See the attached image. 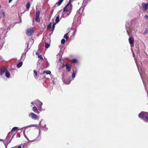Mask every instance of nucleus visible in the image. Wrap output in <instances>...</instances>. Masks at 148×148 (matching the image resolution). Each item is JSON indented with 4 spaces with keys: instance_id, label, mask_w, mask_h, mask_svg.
Here are the masks:
<instances>
[{
    "instance_id": "1",
    "label": "nucleus",
    "mask_w": 148,
    "mask_h": 148,
    "mask_svg": "<svg viewBox=\"0 0 148 148\" xmlns=\"http://www.w3.org/2000/svg\"><path fill=\"white\" fill-rule=\"evenodd\" d=\"M139 117L144 119L145 121L148 122V112H141L139 114Z\"/></svg>"
},
{
    "instance_id": "2",
    "label": "nucleus",
    "mask_w": 148,
    "mask_h": 148,
    "mask_svg": "<svg viewBox=\"0 0 148 148\" xmlns=\"http://www.w3.org/2000/svg\"><path fill=\"white\" fill-rule=\"evenodd\" d=\"M71 1L70 0L69 3L64 7L63 9V12H67L68 11H71L72 8V5L71 4Z\"/></svg>"
},
{
    "instance_id": "3",
    "label": "nucleus",
    "mask_w": 148,
    "mask_h": 148,
    "mask_svg": "<svg viewBox=\"0 0 148 148\" xmlns=\"http://www.w3.org/2000/svg\"><path fill=\"white\" fill-rule=\"evenodd\" d=\"M34 33L33 28L32 27L27 28L26 31V33L28 36H31Z\"/></svg>"
},
{
    "instance_id": "4",
    "label": "nucleus",
    "mask_w": 148,
    "mask_h": 148,
    "mask_svg": "<svg viewBox=\"0 0 148 148\" xmlns=\"http://www.w3.org/2000/svg\"><path fill=\"white\" fill-rule=\"evenodd\" d=\"M142 9L145 11H146L148 8V3H143L142 4Z\"/></svg>"
},
{
    "instance_id": "5",
    "label": "nucleus",
    "mask_w": 148,
    "mask_h": 148,
    "mask_svg": "<svg viewBox=\"0 0 148 148\" xmlns=\"http://www.w3.org/2000/svg\"><path fill=\"white\" fill-rule=\"evenodd\" d=\"M33 119L36 120L38 118V116L35 114L33 112L31 113L29 115Z\"/></svg>"
},
{
    "instance_id": "6",
    "label": "nucleus",
    "mask_w": 148,
    "mask_h": 148,
    "mask_svg": "<svg viewBox=\"0 0 148 148\" xmlns=\"http://www.w3.org/2000/svg\"><path fill=\"white\" fill-rule=\"evenodd\" d=\"M134 39L133 37H131L129 38V41L131 47L134 46Z\"/></svg>"
},
{
    "instance_id": "7",
    "label": "nucleus",
    "mask_w": 148,
    "mask_h": 148,
    "mask_svg": "<svg viewBox=\"0 0 148 148\" xmlns=\"http://www.w3.org/2000/svg\"><path fill=\"white\" fill-rule=\"evenodd\" d=\"M7 69L5 67H2L0 68V75H2L5 72Z\"/></svg>"
},
{
    "instance_id": "8",
    "label": "nucleus",
    "mask_w": 148,
    "mask_h": 148,
    "mask_svg": "<svg viewBox=\"0 0 148 148\" xmlns=\"http://www.w3.org/2000/svg\"><path fill=\"white\" fill-rule=\"evenodd\" d=\"M18 127H14L12 128L11 132H10L9 133V134H12L13 132H14L15 131L18 130Z\"/></svg>"
},
{
    "instance_id": "9",
    "label": "nucleus",
    "mask_w": 148,
    "mask_h": 148,
    "mask_svg": "<svg viewBox=\"0 0 148 148\" xmlns=\"http://www.w3.org/2000/svg\"><path fill=\"white\" fill-rule=\"evenodd\" d=\"M64 0H59L58 2L56 3L55 5V7L58 6L60 5Z\"/></svg>"
},
{
    "instance_id": "10",
    "label": "nucleus",
    "mask_w": 148,
    "mask_h": 148,
    "mask_svg": "<svg viewBox=\"0 0 148 148\" xmlns=\"http://www.w3.org/2000/svg\"><path fill=\"white\" fill-rule=\"evenodd\" d=\"M5 16V14L3 10H1L0 11V17H3Z\"/></svg>"
},
{
    "instance_id": "11",
    "label": "nucleus",
    "mask_w": 148,
    "mask_h": 148,
    "mask_svg": "<svg viewBox=\"0 0 148 148\" xmlns=\"http://www.w3.org/2000/svg\"><path fill=\"white\" fill-rule=\"evenodd\" d=\"M71 69V65L69 64H68L66 66V71L68 72H69L70 71Z\"/></svg>"
},
{
    "instance_id": "12",
    "label": "nucleus",
    "mask_w": 148,
    "mask_h": 148,
    "mask_svg": "<svg viewBox=\"0 0 148 148\" xmlns=\"http://www.w3.org/2000/svg\"><path fill=\"white\" fill-rule=\"evenodd\" d=\"M32 110L35 112L39 113V112L36 106H34L32 108Z\"/></svg>"
},
{
    "instance_id": "13",
    "label": "nucleus",
    "mask_w": 148,
    "mask_h": 148,
    "mask_svg": "<svg viewBox=\"0 0 148 148\" xmlns=\"http://www.w3.org/2000/svg\"><path fill=\"white\" fill-rule=\"evenodd\" d=\"M5 75L7 78H9L10 77V73L8 71L7 69L5 72Z\"/></svg>"
},
{
    "instance_id": "14",
    "label": "nucleus",
    "mask_w": 148,
    "mask_h": 148,
    "mask_svg": "<svg viewBox=\"0 0 148 148\" xmlns=\"http://www.w3.org/2000/svg\"><path fill=\"white\" fill-rule=\"evenodd\" d=\"M60 16L59 14L56 17L55 19L56 23H58L60 21Z\"/></svg>"
},
{
    "instance_id": "15",
    "label": "nucleus",
    "mask_w": 148,
    "mask_h": 148,
    "mask_svg": "<svg viewBox=\"0 0 148 148\" xmlns=\"http://www.w3.org/2000/svg\"><path fill=\"white\" fill-rule=\"evenodd\" d=\"M23 64V62H21L18 63L17 65V67L19 68L21 67Z\"/></svg>"
},
{
    "instance_id": "16",
    "label": "nucleus",
    "mask_w": 148,
    "mask_h": 148,
    "mask_svg": "<svg viewBox=\"0 0 148 148\" xmlns=\"http://www.w3.org/2000/svg\"><path fill=\"white\" fill-rule=\"evenodd\" d=\"M35 20L36 22L39 23L40 22V18L39 16H36Z\"/></svg>"
},
{
    "instance_id": "17",
    "label": "nucleus",
    "mask_w": 148,
    "mask_h": 148,
    "mask_svg": "<svg viewBox=\"0 0 148 148\" xmlns=\"http://www.w3.org/2000/svg\"><path fill=\"white\" fill-rule=\"evenodd\" d=\"M30 6V3L29 2H28L26 5V8L27 10H28Z\"/></svg>"
},
{
    "instance_id": "18",
    "label": "nucleus",
    "mask_w": 148,
    "mask_h": 148,
    "mask_svg": "<svg viewBox=\"0 0 148 148\" xmlns=\"http://www.w3.org/2000/svg\"><path fill=\"white\" fill-rule=\"evenodd\" d=\"M43 73H46L47 74H50L51 73V72L49 70H47L46 71H44L43 72Z\"/></svg>"
},
{
    "instance_id": "19",
    "label": "nucleus",
    "mask_w": 148,
    "mask_h": 148,
    "mask_svg": "<svg viewBox=\"0 0 148 148\" xmlns=\"http://www.w3.org/2000/svg\"><path fill=\"white\" fill-rule=\"evenodd\" d=\"M49 46V44L47 43L46 42L45 43V47L46 48H48Z\"/></svg>"
},
{
    "instance_id": "20",
    "label": "nucleus",
    "mask_w": 148,
    "mask_h": 148,
    "mask_svg": "<svg viewBox=\"0 0 148 148\" xmlns=\"http://www.w3.org/2000/svg\"><path fill=\"white\" fill-rule=\"evenodd\" d=\"M71 62L73 63H76L77 62V60L75 59H73L71 60Z\"/></svg>"
},
{
    "instance_id": "21",
    "label": "nucleus",
    "mask_w": 148,
    "mask_h": 148,
    "mask_svg": "<svg viewBox=\"0 0 148 148\" xmlns=\"http://www.w3.org/2000/svg\"><path fill=\"white\" fill-rule=\"evenodd\" d=\"M51 23H50L48 25L47 27V29H49L51 27Z\"/></svg>"
},
{
    "instance_id": "22",
    "label": "nucleus",
    "mask_w": 148,
    "mask_h": 148,
    "mask_svg": "<svg viewBox=\"0 0 148 148\" xmlns=\"http://www.w3.org/2000/svg\"><path fill=\"white\" fill-rule=\"evenodd\" d=\"M40 13V12L39 11H38L36 13V16H39Z\"/></svg>"
},
{
    "instance_id": "23",
    "label": "nucleus",
    "mask_w": 148,
    "mask_h": 148,
    "mask_svg": "<svg viewBox=\"0 0 148 148\" xmlns=\"http://www.w3.org/2000/svg\"><path fill=\"white\" fill-rule=\"evenodd\" d=\"M34 77H36L38 75V73L37 72L36 70L34 71Z\"/></svg>"
},
{
    "instance_id": "24",
    "label": "nucleus",
    "mask_w": 148,
    "mask_h": 148,
    "mask_svg": "<svg viewBox=\"0 0 148 148\" xmlns=\"http://www.w3.org/2000/svg\"><path fill=\"white\" fill-rule=\"evenodd\" d=\"M68 33L65 34L64 36V38H66V40H67L69 38V37L67 36Z\"/></svg>"
},
{
    "instance_id": "25",
    "label": "nucleus",
    "mask_w": 148,
    "mask_h": 148,
    "mask_svg": "<svg viewBox=\"0 0 148 148\" xmlns=\"http://www.w3.org/2000/svg\"><path fill=\"white\" fill-rule=\"evenodd\" d=\"M68 63H66L65 64H63L62 65V66H61V68H63L64 67L66 66L68 64Z\"/></svg>"
},
{
    "instance_id": "26",
    "label": "nucleus",
    "mask_w": 148,
    "mask_h": 148,
    "mask_svg": "<svg viewBox=\"0 0 148 148\" xmlns=\"http://www.w3.org/2000/svg\"><path fill=\"white\" fill-rule=\"evenodd\" d=\"M65 40L64 39H62L61 40V43L62 44L64 45V43L65 42Z\"/></svg>"
},
{
    "instance_id": "27",
    "label": "nucleus",
    "mask_w": 148,
    "mask_h": 148,
    "mask_svg": "<svg viewBox=\"0 0 148 148\" xmlns=\"http://www.w3.org/2000/svg\"><path fill=\"white\" fill-rule=\"evenodd\" d=\"M56 24V23H53V24L52 26V30H51V31H53L54 29V28H55V25Z\"/></svg>"
},
{
    "instance_id": "28",
    "label": "nucleus",
    "mask_w": 148,
    "mask_h": 148,
    "mask_svg": "<svg viewBox=\"0 0 148 148\" xmlns=\"http://www.w3.org/2000/svg\"><path fill=\"white\" fill-rule=\"evenodd\" d=\"M75 73H72V78L75 77Z\"/></svg>"
},
{
    "instance_id": "29",
    "label": "nucleus",
    "mask_w": 148,
    "mask_h": 148,
    "mask_svg": "<svg viewBox=\"0 0 148 148\" xmlns=\"http://www.w3.org/2000/svg\"><path fill=\"white\" fill-rule=\"evenodd\" d=\"M144 33L146 34L148 33V28L145 29L144 32Z\"/></svg>"
},
{
    "instance_id": "30",
    "label": "nucleus",
    "mask_w": 148,
    "mask_h": 148,
    "mask_svg": "<svg viewBox=\"0 0 148 148\" xmlns=\"http://www.w3.org/2000/svg\"><path fill=\"white\" fill-rule=\"evenodd\" d=\"M38 57L40 58V59L41 60L43 59V58L42 57V56L41 55H39L38 56Z\"/></svg>"
},
{
    "instance_id": "31",
    "label": "nucleus",
    "mask_w": 148,
    "mask_h": 148,
    "mask_svg": "<svg viewBox=\"0 0 148 148\" xmlns=\"http://www.w3.org/2000/svg\"><path fill=\"white\" fill-rule=\"evenodd\" d=\"M42 104V103L40 101L39 102V105H40V108H41V107Z\"/></svg>"
},
{
    "instance_id": "32",
    "label": "nucleus",
    "mask_w": 148,
    "mask_h": 148,
    "mask_svg": "<svg viewBox=\"0 0 148 148\" xmlns=\"http://www.w3.org/2000/svg\"><path fill=\"white\" fill-rule=\"evenodd\" d=\"M145 17L146 19L148 18V15H145Z\"/></svg>"
},
{
    "instance_id": "33",
    "label": "nucleus",
    "mask_w": 148,
    "mask_h": 148,
    "mask_svg": "<svg viewBox=\"0 0 148 148\" xmlns=\"http://www.w3.org/2000/svg\"><path fill=\"white\" fill-rule=\"evenodd\" d=\"M9 3H10L12 1V0H9Z\"/></svg>"
},
{
    "instance_id": "34",
    "label": "nucleus",
    "mask_w": 148,
    "mask_h": 148,
    "mask_svg": "<svg viewBox=\"0 0 148 148\" xmlns=\"http://www.w3.org/2000/svg\"><path fill=\"white\" fill-rule=\"evenodd\" d=\"M17 148H22V147L20 146Z\"/></svg>"
},
{
    "instance_id": "35",
    "label": "nucleus",
    "mask_w": 148,
    "mask_h": 148,
    "mask_svg": "<svg viewBox=\"0 0 148 148\" xmlns=\"http://www.w3.org/2000/svg\"><path fill=\"white\" fill-rule=\"evenodd\" d=\"M31 103H32V104H33V102H31Z\"/></svg>"
},
{
    "instance_id": "36",
    "label": "nucleus",
    "mask_w": 148,
    "mask_h": 148,
    "mask_svg": "<svg viewBox=\"0 0 148 148\" xmlns=\"http://www.w3.org/2000/svg\"><path fill=\"white\" fill-rule=\"evenodd\" d=\"M36 55H37V53H36Z\"/></svg>"
}]
</instances>
